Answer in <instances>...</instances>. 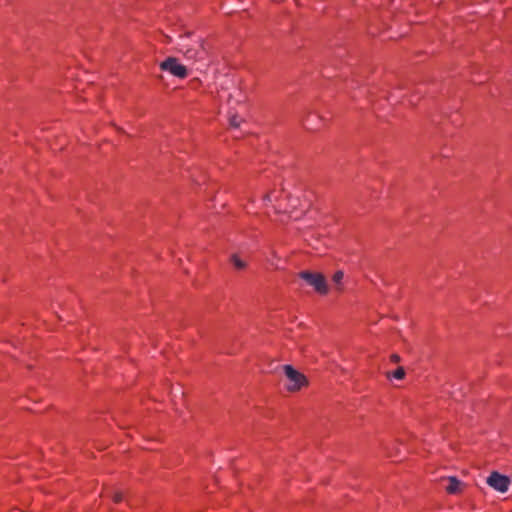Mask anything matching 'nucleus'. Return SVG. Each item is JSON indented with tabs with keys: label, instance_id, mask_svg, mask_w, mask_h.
<instances>
[{
	"label": "nucleus",
	"instance_id": "f257e3e1",
	"mask_svg": "<svg viewBox=\"0 0 512 512\" xmlns=\"http://www.w3.org/2000/svg\"><path fill=\"white\" fill-rule=\"evenodd\" d=\"M284 196L287 203L281 205L280 208L284 212V215L288 217L294 216L297 218L310 206L308 193L301 187L288 189L287 195Z\"/></svg>",
	"mask_w": 512,
	"mask_h": 512
},
{
	"label": "nucleus",
	"instance_id": "f03ea898",
	"mask_svg": "<svg viewBox=\"0 0 512 512\" xmlns=\"http://www.w3.org/2000/svg\"><path fill=\"white\" fill-rule=\"evenodd\" d=\"M288 189L280 186L269 190L263 196L264 206L268 215L272 213L279 216H285L284 212L280 208L281 205L287 203L285 196L287 195Z\"/></svg>",
	"mask_w": 512,
	"mask_h": 512
},
{
	"label": "nucleus",
	"instance_id": "7ed1b4c3",
	"mask_svg": "<svg viewBox=\"0 0 512 512\" xmlns=\"http://www.w3.org/2000/svg\"><path fill=\"white\" fill-rule=\"evenodd\" d=\"M298 276L300 279L304 280L307 285L311 286L317 294L322 296L328 294V284L322 273L301 271Z\"/></svg>",
	"mask_w": 512,
	"mask_h": 512
},
{
	"label": "nucleus",
	"instance_id": "20e7f679",
	"mask_svg": "<svg viewBox=\"0 0 512 512\" xmlns=\"http://www.w3.org/2000/svg\"><path fill=\"white\" fill-rule=\"evenodd\" d=\"M284 372L287 380L285 387L289 392H297L308 386L309 382L307 377L294 369L291 365H285Z\"/></svg>",
	"mask_w": 512,
	"mask_h": 512
},
{
	"label": "nucleus",
	"instance_id": "39448f33",
	"mask_svg": "<svg viewBox=\"0 0 512 512\" xmlns=\"http://www.w3.org/2000/svg\"><path fill=\"white\" fill-rule=\"evenodd\" d=\"M160 69L168 71L172 75L184 79L188 75V71L185 65L181 64L175 57H168L166 60L160 63Z\"/></svg>",
	"mask_w": 512,
	"mask_h": 512
},
{
	"label": "nucleus",
	"instance_id": "423d86ee",
	"mask_svg": "<svg viewBox=\"0 0 512 512\" xmlns=\"http://www.w3.org/2000/svg\"><path fill=\"white\" fill-rule=\"evenodd\" d=\"M487 483L499 492H506L508 490L510 480L507 476L494 471L487 478Z\"/></svg>",
	"mask_w": 512,
	"mask_h": 512
},
{
	"label": "nucleus",
	"instance_id": "0eeeda50",
	"mask_svg": "<svg viewBox=\"0 0 512 512\" xmlns=\"http://www.w3.org/2000/svg\"><path fill=\"white\" fill-rule=\"evenodd\" d=\"M448 485L445 487V490L448 494H457L461 492L462 483L454 476L448 477Z\"/></svg>",
	"mask_w": 512,
	"mask_h": 512
},
{
	"label": "nucleus",
	"instance_id": "6e6552de",
	"mask_svg": "<svg viewBox=\"0 0 512 512\" xmlns=\"http://www.w3.org/2000/svg\"><path fill=\"white\" fill-rule=\"evenodd\" d=\"M230 262L236 270H243L246 268L247 264L244 260H242L238 255L233 254L230 258Z\"/></svg>",
	"mask_w": 512,
	"mask_h": 512
},
{
	"label": "nucleus",
	"instance_id": "1a4fd4ad",
	"mask_svg": "<svg viewBox=\"0 0 512 512\" xmlns=\"http://www.w3.org/2000/svg\"><path fill=\"white\" fill-rule=\"evenodd\" d=\"M405 376V371L403 367H398L396 370L392 372V377L398 380L403 379Z\"/></svg>",
	"mask_w": 512,
	"mask_h": 512
},
{
	"label": "nucleus",
	"instance_id": "9d476101",
	"mask_svg": "<svg viewBox=\"0 0 512 512\" xmlns=\"http://www.w3.org/2000/svg\"><path fill=\"white\" fill-rule=\"evenodd\" d=\"M344 273L342 271H336L333 275V282L337 285H341V282L343 280Z\"/></svg>",
	"mask_w": 512,
	"mask_h": 512
},
{
	"label": "nucleus",
	"instance_id": "9b49d317",
	"mask_svg": "<svg viewBox=\"0 0 512 512\" xmlns=\"http://www.w3.org/2000/svg\"><path fill=\"white\" fill-rule=\"evenodd\" d=\"M315 117H316V115H310V116L305 120L304 125H305V127H306L307 129H309V130H318V129H319V127H314V126H312V125L310 124V122L312 121V119H313V118H315Z\"/></svg>",
	"mask_w": 512,
	"mask_h": 512
},
{
	"label": "nucleus",
	"instance_id": "f8f14e48",
	"mask_svg": "<svg viewBox=\"0 0 512 512\" xmlns=\"http://www.w3.org/2000/svg\"><path fill=\"white\" fill-rule=\"evenodd\" d=\"M240 122V119L236 115L230 118V125L234 128H238L240 126Z\"/></svg>",
	"mask_w": 512,
	"mask_h": 512
},
{
	"label": "nucleus",
	"instance_id": "ddd939ff",
	"mask_svg": "<svg viewBox=\"0 0 512 512\" xmlns=\"http://www.w3.org/2000/svg\"><path fill=\"white\" fill-rule=\"evenodd\" d=\"M122 499H123V495H122V493L117 492V493H115V494L113 495V501H114L115 503H119V502H121V501H122Z\"/></svg>",
	"mask_w": 512,
	"mask_h": 512
},
{
	"label": "nucleus",
	"instance_id": "4468645a",
	"mask_svg": "<svg viewBox=\"0 0 512 512\" xmlns=\"http://www.w3.org/2000/svg\"><path fill=\"white\" fill-rule=\"evenodd\" d=\"M399 359H400V358H399V356H398L397 354H392V355H391V360H392L393 362H398V361H399Z\"/></svg>",
	"mask_w": 512,
	"mask_h": 512
}]
</instances>
